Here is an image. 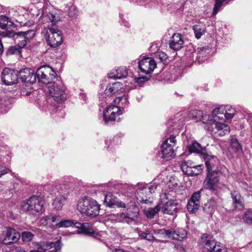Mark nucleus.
Returning <instances> with one entry per match:
<instances>
[{
	"label": "nucleus",
	"mask_w": 252,
	"mask_h": 252,
	"mask_svg": "<svg viewBox=\"0 0 252 252\" xmlns=\"http://www.w3.org/2000/svg\"><path fill=\"white\" fill-rule=\"evenodd\" d=\"M125 195V202H124L117 198L114 203V206L125 208L127 210L126 213H120L119 217L123 219L124 221L129 223L134 222L137 219L139 215L138 209L135 204V195L131 193H127L126 195Z\"/></svg>",
	"instance_id": "f257e3e1"
},
{
	"label": "nucleus",
	"mask_w": 252,
	"mask_h": 252,
	"mask_svg": "<svg viewBox=\"0 0 252 252\" xmlns=\"http://www.w3.org/2000/svg\"><path fill=\"white\" fill-rule=\"evenodd\" d=\"M44 22H50L51 25H48L46 32V41L48 44L53 48L60 46L63 42L62 33L55 23L58 20V17L53 13H49L43 16Z\"/></svg>",
	"instance_id": "f03ea898"
},
{
	"label": "nucleus",
	"mask_w": 252,
	"mask_h": 252,
	"mask_svg": "<svg viewBox=\"0 0 252 252\" xmlns=\"http://www.w3.org/2000/svg\"><path fill=\"white\" fill-rule=\"evenodd\" d=\"M77 207L78 210L82 214L93 218L98 216L100 210V205L97 201L89 198L80 199Z\"/></svg>",
	"instance_id": "7ed1b4c3"
},
{
	"label": "nucleus",
	"mask_w": 252,
	"mask_h": 252,
	"mask_svg": "<svg viewBox=\"0 0 252 252\" xmlns=\"http://www.w3.org/2000/svg\"><path fill=\"white\" fill-rule=\"evenodd\" d=\"M44 202L41 198L37 196H32L26 201L21 204L23 211L27 212L33 215L39 214L43 212Z\"/></svg>",
	"instance_id": "20e7f679"
},
{
	"label": "nucleus",
	"mask_w": 252,
	"mask_h": 252,
	"mask_svg": "<svg viewBox=\"0 0 252 252\" xmlns=\"http://www.w3.org/2000/svg\"><path fill=\"white\" fill-rule=\"evenodd\" d=\"M177 205L176 201L172 199L171 196L169 193L164 192L160 194L158 205L159 211L163 214L172 215L176 210Z\"/></svg>",
	"instance_id": "39448f33"
},
{
	"label": "nucleus",
	"mask_w": 252,
	"mask_h": 252,
	"mask_svg": "<svg viewBox=\"0 0 252 252\" xmlns=\"http://www.w3.org/2000/svg\"><path fill=\"white\" fill-rule=\"evenodd\" d=\"M36 74L39 82L50 85L52 84V80L55 78L57 75L55 71L51 67L47 65L38 68Z\"/></svg>",
	"instance_id": "423d86ee"
},
{
	"label": "nucleus",
	"mask_w": 252,
	"mask_h": 252,
	"mask_svg": "<svg viewBox=\"0 0 252 252\" xmlns=\"http://www.w3.org/2000/svg\"><path fill=\"white\" fill-rule=\"evenodd\" d=\"M176 143L175 137L173 135L166 139L162 143L159 156L162 158H168L175 155L174 147Z\"/></svg>",
	"instance_id": "0eeeda50"
},
{
	"label": "nucleus",
	"mask_w": 252,
	"mask_h": 252,
	"mask_svg": "<svg viewBox=\"0 0 252 252\" xmlns=\"http://www.w3.org/2000/svg\"><path fill=\"white\" fill-rule=\"evenodd\" d=\"M220 118V116H215L214 123L211 126H208L207 128V130L217 136H222L230 132L229 127L227 125L218 122Z\"/></svg>",
	"instance_id": "6e6552de"
},
{
	"label": "nucleus",
	"mask_w": 252,
	"mask_h": 252,
	"mask_svg": "<svg viewBox=\"0 0 252 252\" xmlns=\"http://www.w3.org/2000/svg\"><path fill=\"white\" fill-rule=\"evenodd\" d=\"M48 92L50 96L58 102H62L66 99L64 88L61 85L53 83L48 87Z\"/></svg>",
	"instance_id": "1a4fd4ad"
},
{
	"label": "nucleus",
	"mask_w": 252,
	"mask_h": 252,
	"mask_svg": "<svg viewBox=\"0 0 252 252\" xmlns=\"http://www.w3.org/2000/svg\"><path fill=\"white\" fill-rule=\"evenodd\" d=\"M201 244L207 252H227V248L217 245V242L205 236L201 238Z\"/></svg>",
	"instance_id": "9d476101"
},
{
	"label": "nucleus",
	"mask_w": 252,
	"mask_h": 252,
	"mask_svg": "<svg viewBox=\"0 0 252 252\" xmlns=\"http://www.w3.org/2000/svg\"><path fill=\"white\" fill-rule=\"evenodd\" d=\"M220 172L214 170L213 172H208V174L204 183L207 188L210 190H215L220 184Z\"/></svg>",
	"instance_id": "9b49d317"
},
{
	"label": "nucleus",
	"mask_w": 252,
	"mask_h": 252,
	"mask_svg": "<svg viewBox=\"0 0 252 252\" xmlns=\"http://www.w3.org/2000/svg\"><path fill=\"white\" fill-rule=\"evenodd\" d=\"M35 34V32L32 31L27 32H19L14 33L13 37L16 42H18L17 46L22 50L27 44V40L32 38Z\"/></svg>",
	"instance_id": "f8f14e48"
},
{
	"label": "nucleus",
	"mask_w": 252,
	"mask_h": 252,
	"mask_svg": "<svg viewBox=\"0 0 252 252\" xmlns=\"http://www.w3.org/2000/svg\"><path fill=\"white\" fill-rule=\"evenodd\" d=\"M18 73L14 69L5 68L1 72V80L6 85H12L17 83Z\"/></svg>",
	"instance_id": "ddd939ff"
},
{
	"label": "nucleus",
	"mask_w": 252,
	"mask_h": 252,
	"mask_svg": "<svg viewBox=\"0 0 252 252\" xmlns=\"http://www.w3.org/2000/svg\"><path fill=\"white\" fill-rule=\"evenodd\" d=\"M139 68L141 71L146 74H150L157 66L155 61L152 58H145L139 61Z\"/></svg>",
	"instance_id": "4468645a"
},
{
	"label": "nucleus",
	"mask_w": 252,
	"mask_h": 252,
	"mask_svg": "<svg viewBox=\"0 0 252 252\" xmlns=\"http://www.w3.org/2000/svg\"><path fill=\"white\" fill-rule=\"evenodd\" d=\"M183 172L189 176H196L201 173V165H193L190 161H183L181 166Z\"/></svg>",
	"instance_id": "2eb2a0df"
},
{
	"label": "nucleus",
	"mask_w": 252,
	"mask_h": 252,
	"mask_svg": "<svg viewBox=\"0 0 252 252\" xmlns=\"http://www.w3.org/2000/svg\"><path fill=\"white\" fill-rule=\"evenodd\" d=\"M121 113L120 108L116 106L110 105L103 111V120L105 123L114 121L117 117Z\"/></svg>",
	"instance_id": "dca6fc26"
},
{
	"label": "nucleus",
	"mask_w": 252,
	"mask_h": 252,
	"mask_svg": "<svg viewBox=\"0 0 252 252\" xmlns=\"http://www.w3.org/2000/svg\"><path fill=\"white\" fill-rule=\"evenodd\" d=\"M200 192L197 191L194 192L189 200L187 204V209L190 213H195L200 206Z\"/></svg>",
	"instance_id": "f3484780"
},
{
	"label": "nucleus",
	"mask_w": 252,
	"mask_h": 252,
	"mask_svg": "<svg viewBox=\"0 0 252 252\" xmlns=\"http://www.w3.org/2000/svg\"><path fill=\"white\" fill-rule=\"evenodd\" d=\"M18 77L22 82L30 84H32L36 81V75L34 71L28 68L21 70L18 72Z\"/></svg>",
	"instance_id": "a211bd4d"
},
{
	"label": "nucleus",
	"mask_w": 252,
	"mask_h": 252,
	"mask_svg": "<svg viewBox=\"0 0 252 252\" xmlns=\"http://www.w3.org/2000/svg\"><path fill=\"white\" fill-rule=\"evenodd\" d=\"M124 91L123 84L119 82H116L113 84H108L105 91L104 94L106 96L116 95Z\"/></svg>",
	"instance_id": "6ab92c4d"
},
{
	"label": "nucleus",
	"mask_w": 252,
	"mask_h": 252,
	"mask_svg": "<svg viewBox=\"0 0 252 252\" xmlns=\"http://www.w3.org/2000/svg\"><path fill=\"white\" fill-rule=\"evenodd\" d=\"M165 234L173 239L179 241L182 240L186 238L187 235L186 231L183 228H177L176 230H165Z\"/></svg>",
	"instance_id": "aec40b11"
},
{
	"label": "nucleus",
	"mask_w": 252,
	"mask_h": 252,
	"mask_svg": "<svg viewBox=\"0 0 252 252\" xmlns=\"http://www.w3.org/2000/svg\"><path fill=\"white\" fill-rule=\"evenodd\" d=\"M127 70L125 66H121L112 70L108 74L109 78L117 79L125 78L127 75Z\"/></svg>",
	"instance_id": "412c9836"
},
{
	"label": "nucleus",
	"mask_w": 252,
	"mask_h": 252,
	"mask_svg": "<svg viewBox=\"0 0 252 252\" xmlns=\"http://www.w3.org/2000/svg\"><path fill=\"white\" fill-rule=\"evenodd\" d=\"M204 158L208 172L216 170L219 164L218 159L215 157L210 155H206Z\"/></svg>",
	"instance_id": "4be33fe9"
},
{
	"label": "nucleus",
	"mask_w": 252,
	"mask_h": 252,
	"mask_svg": "<svg viewBox=\"0 0 252 252\" xmlns=\"http://www.w3.org/2000/svg\"><path fill=\"white\" fill-rule=\"evenodd\" d=\"M184 44L182 36L180 33H174L169 43L170 47L174 50H180Z\"/></svg>",
	"instance_id": "5701e85b"
},
{
	"label": "nucleus",
	"mask_w": 252,
	"mask_h": 252,
	"mask_svg": "<svg viewBox=\"0 0 252 252\" xmlns=\"http://www.w3.org/2000/svg\"><path fill=\"white\" fill-rule=\"evenodd\" d=\"M67 199V195L63 194L61 192L53 200L52 205L54 208L57 211L62 209L63 206L65 204Z\"/></svg>",
	"instance_id": "b1692460"
},
{
	"label": "nucleus",
	"mask_w": 252,
	"mask_h": 252,
	"mask_svg": "<svg viewBox=\"0 0 252 252\" xmlns=\"http://www.w3.org/2000/svg\"><path fill=\"white\" fill-rule=\"evenodd\" d=\"M233 199V204L236 209H241L244 208L243 199L237 191H234L231 193Z\"/></svg>",
	"instance_id": "393cba45"
},
{
	"label": "nucleus",
	"mask_w": 252,
	"mask_h": 252,
	"mask_svg": "<svg viewBox=\"0 0 252 252\" xmlns=\"http://www.w3.org/2000/svg\"><path fill=\"white\" fill-rule=\"evenodd\" d=\"M7 232H10V234L8 235L7 241L5 242V245L11 244L17 242L20 237V234L17 232L15 229L10 227H7Z\"/></svg>",
	"instance_id": "a878e982"
},
{
	"label": "nucleus",
	"mask_w": 252,
	"mask_h": 252,
	"mask_svg": "<svg viewBox=\"0 0 252 252\" xmlns=\"http://www.w3.org/2000/svg\"><path fill=\"white\" fill-rule=\"evenodd\" d=\"M144 185H141L137 189V199L141 202L147 203L149 201L148 198H150V196L148 195V192L143 191Z\"/></svg>",
	"instance_id": "bb28decb"
},
{
	"label": "nucleus",
	"mask_w": 252,
	"mask_h": 252,
	"mask_svg": "<svg viewBox=\"0 0 252 252\" xmlns=\"http://www.w3.org/2000/svg\"><path fill=\"white\" fill-rule=\"evenodd\" d=\"M216 207V201L214 199H210L205 204L203 210L208 214H213L215 212Z\"/></svg>",
	"instance_id": "cd10ccee"
},
{
	"label": "nucleus",
	"mask_w": 252,
	"mask_h": 252,
	"mask_svg": "<svg viewBox=\"0 0 252 252\" xmlns=\"http://www.w3.org/2000/svg\"><path fill=\"white\" fill-rule=\"evenodd\" d=\"M104 203L106 206L110 208H114V203L117 199L112 193L108 192L104 195Z\"/></svg>",
	"instance_id": "c85d7f7f"
},
{
	"label": "nucleus",
	"mask_w": 252,
	"mask_h": 252,
	"mask_svg": "<svg viewBox=\"0 0 252 252\" xmlns=\"http://www.w3.org/2000/svg\"><path fill=\"white\" fill-rule=\"evenodd\" d=\"M62 246L61 240H58L55 242L48 243L45 249L47 250L53 248L54 249L50 251V252H60Z\"/></svg>",
	"instance_id": "c756f323"
},
{
	"label": "nucleus",
	"mask_w": 252,
	"mask_h": 252,
	"mask_svg": "<svg viewBox=\"0 0 252 252\" xmlns=\"http://www.w3.org/2000/svg\"><path fill=\"white\" fill-rule=\"evenodd\" d=\"M13 25V22L10 21L6 16L1 15L0 16V28L3 30H7Z\"/></svg>",
	"instance_id": "7c9ffc66"
},
{
	"label": "nucleus",
	"mask_w": 252,
	"mask_h": 252,
	"mask_svg": "<svg viewBox=\"0 0 252 252\" xmlns=\"http://www.w3.org/2000/svg\"><path fill=\"white\" fill-rule=\"evenodd\" d=\"M180 182L176 177L171 178L167 183L168 188L172 190L178 189L180 187Z\"/></svg>",
	"instance_id": "2f4dec72"
},
{
	"label": "nucleus",
	"mask_w": 252,
	"mask_h": 252,
	"mask_svg": "<svg viewBox=\"0 0 252 252\" xmlns=\"http://www.w3.org/2000/svg\"><path fill=\"white\" fill-rule=\"evenodd\" d=\"M189 151L191 153H196L199 154H204L205 149L203 148L200 144L197 142L193 143L189 147Z\"/></svg>",
	"instance_id": "473e14b6"
},
{
	"label": "nucleus",
	"mask_w": 252,
	"mask_h": 252,
	"mask_svg": "<svg viewBox=\"0 0 252 252\" xmlns=\"http://www.w3.org/2000/svg\"><path fill=\"white\" fill-rule=\"evenodd\" d=\"M199 121H201L203 123L207 125L205 127V128L207 129L208 126H211L212 123H214V117L209 115L203 114L200 117Z\"/></svg>",
	"instance_id": "72a5a7b5"
},
{
	"label": "nucleus",
	"mask_w": 252,
	"mask_h": 252,
	"mask_svg": "<svg viewBox=\"0 0 252 252\" xmlns=\"http://www.w3.org/2000/svg\"><path fill=\"white\" fill-rule=\"evenodd\" d=\"M159 211V209L158 205H157L154 208H149L148 210L145 211V214L149 219H153L155 216L158 213Z\"/></svg>",
	"instance_id": "f704fd0d"
},
{
	"label": "nucleus",
	"mask_w": 252,
	"mask_h": 252,
	"mask_svg": "<svg viewBox=\"0 0 252 252\" xmlns=\"http://www.w3.org/2000/svg\"><path fill=\"white\" fill-rule=\"evenodd\" d=\"M203 114V112L200 110H191L189 112V117L192 120H195L196 122L200 120V117Z\"/></svg>",
	"instance_id": "c9c22d12"
},
{
	"label": "nucleus",
	"mask_w": 252,
	"mask_h": 252,
	"mask_svg": "<svg viewBox=\"0 0 252 252\" xmlns=\"http://www.w3.org/2000/svg\"><path fill=\"white\" fill-rule=\"evenodd\" d=\"M230 148L234 152H238L241 150V147L236 138H232L230 142Z\"/></svg>",
	"instance_id": "e433bc0d"
},
{
	"label": "nucleus",
	"mask_w": 252,
	"mask_h": 252,
	"mask_svg": "<svg viewBox=\"0 0 252 252\" xmlns=\"http://www.w3.org/2000/svg\"><path fill=\"white\" fill-rule=\"evenodd\" d=\"M74 224V222L71 220H64L60 221L56 224V226L57 227H68L71 226Z\"/></svg>",
	"instance_id": "4c0bfd02"
},
{
	"label": "nucleus",
	"mask_w": 252,
	"mask_h": 252,
	"mask_svg": "<svg viewBox=\"0 0 252 252\" xmlns=\"http://www.w3.org/2000/svg\"><path fill=\"white\" fill-rule=\"evenodd\" d=\"M194 32L195 33V37L199 39L205 33V30L204 28H201L199 26L195 25L193 27Z\"/></svg>",
	"instance_id": "58836bf2"
},
{
	"label": "nucleus",
	"mask_w": 252,
	"mask_h": 252,
	"mask_svg": "<svg viewBox=\"0 0 252 252\" xmlns=\"http://www.w3.org/2000/svg\"><path fill=\"white\" fill-rule=\"evenodd\" d=\"M158 187V184L154 183L151 186L149 187H147L145 185H144V188L142 190L143 191H144L145 192H148L149 194L148 195H150L151 196V194L155 192V190H156L157 188Z\"/></svg>",
	"instance_id": "ea45409f"
},
{
	"label": "nucleus",
	"mask_w": 252,
	"mask_h": 252,
	"mask_svg": "<svg viewBox=\"0 0 252 252\" xmlns=\"http://www.w3.org/2000/svg\"><path fill=\"white\" fill-rule=\"evenodd\" d=\"M243 219L245 223L252 225V211H246L243 217Z\"/></svg>",
	"instance_id": "a19ab883"
},
{
	"label": "nucleus",
	"mask_w": 252,
	"mask_h": 252,
	"mask_svg": "<svg viewBox=\"0 0 252 252\" xmlns=\"http://www.w3.org/2000/svg\"><path fill=\"white\" fill-rule=\"evenodd\" d=\"M33 237V234L29 231H24L22 233V238L23 241L28 242L31 241Z\"/></svg>",
	"instance_id": "79ce46f5"
},
{
	"label": "nucleus",
	"mask_w": 252,
	"mask_h": 252,
	"mask_svg": "<svg viewBox=\"0 0 252 252\" xmlns=\"http://www.w3.org/2000/svg\"><path fill=\"white\" fill-rule=\"evenodd\" d=\"M227 3V0H216V3L214 7L213 14L216 15L223 3Z\"/></svg>",
	"instance_id": "37998d69"
},
{
	"label": "nucleus",
	"mask_w": 252,
	"mask_h": 252,
	"mask_svg": "<svg viewBox=\"0 0 252 252\" xmlns=\"http://www.w3.org/2000/svg\"><path fill=\"white\" fill-rule=\"evenodd\" d=\"M21 53V49L18 46L10 47L7 52L9 55H20Z\"/></svg>",
	"instance_id": "c03bdc74"
},
{
	"label": "nucleus",
	"mask_w": 252,
	"mask_h": 252,
	"mask_svg": "<svg viewBox=\"0 0 252 252\" xmlns=\"http://www.w3.org/2000/svg\"><path fill=\"white\" fill-rule=\"evenodd\" d=\"M9 234H10V232H7V227H6L4 230L1 231L0 235V243L5 244V242L7 241Z\"/></svg>",
	"instance_id": "a18cd8bd"
},
{
	"label": "nucleus",
	"mask_w": 252,
	"mask_h": 252,
	"mask_svg": "<svg viewBox=\"0 0 252 252\" xmlns=\"http://www.w3.org/2000/svg\"><path fill=\"white\" fill-rule=\"evenodd\" d=\"M128 96L127 95L124 94L122 96L117 97L114 100L115 104H119L121 101H122V103H124L125 105L128 103L127 101Z\"/></svg>",
	"instance_id": "49530a36"
},
{
	"label": "nucleus",
	"mask_w": 252,
	"mask_h": 252,
	"mask_svg": "<svg viewBox=\"0 0 252 252\" xmlns=\"http://www.w3.org/2000/svg\"><path fill=\"white\" fill-rule=\"evenodd\" d=\"M73 225L75 226L77 228H80L82 229V230L85 231L86 233H90L91 231L88 229H86V228L87 226H89L88 223H81L79 222H76L74 223Z\"/></svg>",
	"instance_id": "de8ad7c7"
},
{
	"label": "nucleus",
	"mask_w": 252,
	"mask_h": 252,
	"mask_svg": "<svg viewBox=\"0 0 252 252\" xmlns=\"http://www.w3.org/2000/svg\"><path fill=\"white\" fill-rule=\"evenodd\" d=\"M140 237L142 239H145L149 241H153L154 240V236L151 233L142 232L140 234Z\"/></svg>",
	"instance_id": "09e8293b"
},
{
	"label": "nucleus",
	"mask_w": 252,
	"mask_h": 252,
	"mask_svg": "<svg viewBox=\"0 0 252 252\" xmlns=\"http://www.w3.org/2000/svg\"><path fill=\"white\" fill-rule=\"evenodd\" d=\"M155 56L162 62H165L168 57L166 54L163 52H158L157 53Z\"/></svg>",
	"instance_id": "8fccbe9b"
},
{
	"label": "nucleus",
	"mask_w": 252,
	"mask_h": 252,
	"mask_svg": "<svg viewBox=\"0 0 252 252\" xmlns=\"http://www.w3.org/2000/svg\"><path fill=\"white\" fill-rule=\"evenodd\" d=\"M222 107H219L215 109H214L212 112V117H214L215 116H218L219 114H223V112L222 110Z\"/></svg>",
	"instance_id": "3c124183"
},
{
	"label": "nucleus",
	"mask_w": 252,
	"mask_h": 252,
	"mask_svg": "<svg viewBox=\"0 0 252 252\" xmlns=\"http://www.w3.org/2000/svg\"><path fill=\"white\" fill-rule=\"evenodd\" d=\"M49 217V221L52 222H55L57 221H59L60 220V217L58 216H53L51 215H48Z\"/></svg>",
	"instance_id": "603ef678"
},
{
	"label": "nucleus",
	"mask_w": 252,
	"mask_h": 252,
	"mask_svg": "<svg viewBox=\"0 0 252 252\" xmlns=\"http://www.w3.org/2000/svg\"><path fill=\"white\" fill-rule=\"evenodd\" d=\"M235 113V110H231V112H228V111H226L224 113V116L226 119L230 120V119H231L233 117Z\"/></svg>",
	"instance_id": "864d4df0"
},
{
	"label": "nucleus",
	"mask_w": 252,
	"mask_h": 252,
	"mask_svg": "<svg viewBox=\"0 0 252 252\" xmlns=\"http://www.w3.org/2000/svg\"><path fill=\"white\" fill-rule=\"evenodd\" d=\"M158 47H159V45L158 43H153L150 47V50L152 52V53H157V51H158Z\"/></svg>",
	"instance_id": "5fc2aeb1"
},
{
	"label": "nucleus",
	"mask_w": 252,
	"mask_h": 252,
	"mask_svg": "<svg viewBox=\"0 0 252 252\" xmlns=\"http://www.w3.org/2000/svg\"><path fill=\"white\" fill-rule=\"evenodd\" d=\"M150 76H144L142 77H140L139 78H136V82L138 83H142L148 81L150 79Z\"/></svg>",
	"instance_id": "6e6d98bb"
},
{
	"label": "nucleus",
	"mask_w": 252,
	"mask_h": 252,
	"mask_svg": "<svg viewBox=\"0 0 252 252\" xmlns=\"http://www.w3.org/2000/svg\"><path fill=\"white\" fill-rule=\"evenodd\" d=\"M49 221V217L48 216H46L43 217L42 219H41L40 220V223L41 225H46L47 224V222Z\"/></svg>",
	"instance_id": "4d7b16f0"
},
{
	"label": "nucleus",
	"mask_w": 252,
	"mask_h": 252,
	"mask_svg": "<svg viewBox=\"0 0 252 252\" xmlns=\"http://www.w3.org/2000/svg\"><path fill=\"white\" fill-rule=\"evenodd\" d=\"M246 119L249 122L250 124L252 125V113H248L246 115Z\"/></svg>",
	"instance_id": "13d9d810"
},
{
	"label": "nucleus",
	"mask_w": 252,
	"mask_h": 252,
	"mask_svg": "<svg viewBox=\"0 0 252 252\" xmlns=\"http://www.w3.org/2000/svg\"><path fill=\"white\" fill-rule=\"evenodd\" d=\"M225 112L228 111V112H231V110H235L234 108H232L231 107L229 106H226L225 107Z\"/></svg>",
	"instance_id": "bf43d9fd"
},
{
	"label": "nucleus",
	"mask_w": 252,
	"mask_h": 252,
	"mask_svg": "<svg viewBox=\"0 0 252 252\" xmlns=\"http://www.w3.org/2000/svg\"><path fill=\"white\" fill-rule=\"evenodd\" d=\"M3 51V45L1 41L0 40V54L2 53Z\"/></svg>",
	"instance_id": "052dcab7"
},
{
	"label": "nucleus",
	"mask_w": 252,
	"mask_h": 252,
	"mask_svg": "<svg viewBox=\"0 0 252 252\" xmlns=\"http://www.w3.org/2000/svg\"><path fill=\"white\" fill-rule=\"evenodd\" d=\"M3 107V104H2V102L1 100H0V110H1V109H2Z\"/></svg>",
	"instance_id": "680f3d73"
},
{
	"label": "nucleus",
	"mask_w": 252,
	"mask_h": 252,
	"mask_svg": "<svg viewBox=\"0 0 252 252\" xmlns=\"http://www.w3.org/2000/svg\"><path fill=\"white\" fill-rule=\"evenodd\" d=\"M115 252H125L122 250L119 249V250H117Z\"/></svg>",
	"instance_id": "e2e57ef3"
},
{
	"label": "nucleus",
	"mask_w": 252,
	"mask_h": 252,
	"mask_svg": "<svg viewBox=\"0 0 252 252\" xmlns=\"http://www.w3.org/2000/svg\"><path fill=\"white\" fill-rule=\"evenodd\" d=\"M31 252H39L36 251H31Z\"/></svg>",
	"instance_id": "0e129e2a"
},
{
	"label": "nucleus",
	"mask_w": 252,
	"mask_h": 252,
	"mask_svg": "<svg viewBox=\"0 0 252 252\" xmlns=\"http://www.w3.org/2000/svg\"><path fill=\"white\" fill-rule=\"evenodd\" d=\"M53 193H55V192L54 190H53Z\"/></svg>",
	"instance_id": "69168bd1"
},
{
	"label": "nucleus",
	"mask_w": 252,
	"mask_h": 252,
	"mask_svg": "<svg viewBox=\"0 0 252 252\" xmlns=\"http://www.w3.org/2000/svg\"><path fill=\"white\" fill-rule=\"evenodd\" d=\"M54 189H58L57 187H56Z\"/></svg>",
	"instance_id": "338daca9"
}]
</instances>
